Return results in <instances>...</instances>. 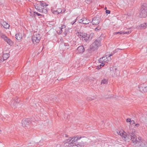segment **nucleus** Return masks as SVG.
Returning <instances> with one entry per match:
<instances>
[{
	"instance_id": "obj_42",
	"label": "nucleus",
	"mask_w": 147,
	"mask_h": 147,
	"mask_svg": "<svg viewBox=\"0 0 147 147\" xmlns=\"http://www.w3.org/2000/svg\"><path fill=\"white\" fill-rule=\"evenodd\" d=\"M139 126V123H137L135 125V126L136 127H138Z\"/></svg>"
},
{
	"instance_id": "obj_12",
	"label": "nucleus",
	"mask_w": 147,
	"mask_h": 147,
	"mask_svg": "<svg viewBox=\"0 0 147 147\" xmlns=\"http://www.w3.org/2000/svg\"><path fill=\"white\" fill-rule=\"evenodd\" d=\"M79 22L84 24H87L90 22V20L86 18H83L79 20Z\"/></svg>"
},
{
	"instance_id": "obj_38",
	"label": "nucleus",
	"mask_w": 147,
	"mask_h": 147,
	"mask_svg": "<svg viewBox=\"0 0 147 147\" xmlns=\"http://www.w3.org/2000/svg\"><path fill=\"white\" fill-rule=\"evenodd\" d=\"M110 11L109 10H106V13H107L109 14L110 13Z\"/></svg>"
},
{
	"instance_id": "obj_47",
	"label": "nucleus",
	"mask_w": 147,
	"mask_h": 147,
	"mask_svg": "<svg viewBox=\"0 0 147 147\" xmlns=\"http://www.w3.org/2000/svg\"><path fill=\"white\" fill-rule=\"evenodd\" d=\"M65 137H68V135L67 134H65Z\"/></svg>"
},
{
	"instance_id": "obj_26",
	"label": "nucleus",
	"mask_w": 147,
	"mask_h": 147,
	"mask_svg": "<svg viewBox=\"0 0 147 147\" xmlns=\"http://www.w3.org/2000/svg\"><path fill=\"white\" fill-rule=\"evenodd\" d=\"M64 45L65 47V49H68L69 47V45L68 43H64Z\"/></svg>"
},
{
	"instance_id": "obj_16",
	"label": "nucleus",
	"mask_w": 147,
	"mask_h": 147,
	"mask_svg": "<svg viewBox=\"0 0 147 147\" xmlns=\"http://www.w3.org/2000/svg\"><path fill=\"white\" fill-rule=\"evenodd\" d=\"M84 50L83 46H81L78 48L76 50V51H78L79 53H82L84 51Z\"/></svg>"
},
{
	"instance_id": "obj_17",
	"label": "nucleus",
	"mask_w": 147,
	"mask_h": 147,
	"mask_svg": "<svg viewBox=\"0 0 147 147\" xmlns=\"http://www.w3.org/2000/svg\"><path fill=\"white\" fill-rule=\"evenodd\" d=\"M1 25L5 28H7L9 26V25L7 23L3 20L1 22Z\"/></svg>"
},
{
	"instance_id": "obj_21",
	"label": "nucleus",
	"mask_w": 147,
	"mask_h": 147,
	"mask_svg": "<svg viewBox=\"0 0 147 147\" xmlns=\"http://www.w3.org/2000/svg\"><path fill=\"white\" fill-rule=\"evenodd\" d=\"M9 57V54L8 53H6L4 54L3 56V61H5Z\"/></svg>"
},
{
	"instance_id": "obj_29",
	"label": "nucleus",
	"mask_w": 147,
	"mask_h": 147,
	"mask_svg": "<svg viewBox=\"0 0 147 147\" xmlns=\"http://www.w3.org/2000/svg\"><path fill=\"white\" fill-rule=\"evenodd\" d=\"M87 4H90L92 2V0H85Z\"/></svg>"
},
{
	"instance_id": "obj_24",
	"label": "nucleus",
	"mask_w": 147,
	"mask_h": 147,
	"mask_svg": "<svg viewBox=\"0 0 147 147\" xmlns=\"http://www.w3.org/2000/svg\"><path fill=\"white\" fill-rule=\"evenodd\" d=\"M35 6V9L37 10L41 8L40 4L39 3H36L35 5H34Z\"/></svg>"
},
{
	"instance_id": "obj_51",
	"label": "nucleus",
	"mask_w": 147,
	"mask_h": 147,
	"mask_svg": "<svg viewBox=\"0 0 147 147\" xmlns=\"http://www.w3.org/2000/svg\"><path fill=\"white\" fill-rule=\"evenodd\" d=\"M58 9L57 11H55V12H57V13L58 12Z\"/></svg>"
},
{
	"instance_id": "obj_50",
	"label": "nucleus",
	"mask_w": 147,
	"mask_h": 147,
	"mask_svg": "<svg viewBox=\"0 0 147 147\" xmlns=\"http://www.w3.org/2000/svg\"><path fill=\"white\" fill-rule=\"evenodd\" d=\"M119 49H117L116 50H119ZM122 49H120V50H122Z\"/></svg>"
},
{
	"instance_id": "obj_40",
	"label": "nucleus",
	"mask_w": 147,
	"mask_h": 147,
	"mask_svg": "<svg viewBox=\"0 0 147 147\" xmlns=\"http://www.w3.org/2000/svg\"><path fill=\"white\" fill-rule=\"evenodd\" d=\"M100 28H98L97 27V28H96L95 29V31H96L97 30H100Z\"/></svg>"
},
{
	"instance_id": "obj_14",
	"label": "nucleus",
	"mask_w": 147,
	"mask_h": 147,
	"mask_svg": "<svg viewBox=\"0 0 147 147\" xmlns=\"http://www.w3.org/2000/svg\"><path fill=\"white\" fill-rule=\"evenodd\" d=\"M108 55H106L105 56L103 57L102 58H100L98 60L99 62L101 63V62H106L108 60Z\"/></svg>"
},
{
	"instance_id": "obj_23",
	"label": "nucleus",
	"mask_w": 147,
	"mask_h": 147,
	"mask_svg": "<svg viewBox=\"0 0 147 147\" xmlns=\"http://www.w3.org/2000/svg\"><path fill=\"white\" fill-rule=\"evenodd\" d=\"M108 82V80L107 79H103L102 80L101 83V84L102 85L103 84H107Z\"/></svg>"
},
{
	"instance_id": "obj_11",
	"label": "nucleus",
	"mask_w": 147,
	"mask_h": 147,
	"mask_svg": "<svg viewBox=\"0 0 147 147\" xmlns=\"http://www.w3.org/2000/svg\"><path fill=\"white\" fill-rule=\"evenodd\" d=\"M100 22V19L98 17H96L92 19V23L93 25H97Z\"/></svg>"
},
{
	"instance_id": "obj_4",
	"label": "nucleus",
	"mask_w": 147,
	"mask_h": 147,
	"mask_svg": "<svg viewBox=\"0 0 147 147\" xmlns=\"http://www.w3.org/2000/svg\"><path fill=\"white\" fill-rule=\"evenodd\" d=\"M100 43L99 40H95L94 42L90 45V49L92 51H94L97 49L100 46Z\"/></svg>"
},
{
	"instance_id": "obj_31",
	"label": "nucleus",
	"mask_w": 147,
	"mask_h": 147,
	"mask_svg": "<svg viewBox=\"0 0 147 147\" xmlns=\"http://www.w3.org/2000/svg\"><path fill=\"white\" fill-rule=\"evenodd\" d=\"M93 99L92 98V97H88L87 98V100L88 101H91L93 100Z\"/></svg>"
},
{
	"instance_id": "obj_22",
	"label": "nucleus",
	"mask_w": 147,
	"mask_h": 147,
	"mask_svg": "<svg viewBox=\"0 0 147 147\" xmlns=\"http://www.w3.org/2000/svg\"><path fill=\"white\" fill-rule=\"evenodd\" d=\"M16 38L18 40H20L22 38V36L21 34L20 33H18L16 34Z\"/></svg>"
},
{
	"instance_id": "obj_15",
	"label": "nucleus",
	"mask_w": 147,
	"mask_h": 147,
	"mask_svg": "<svg viewBox=\"0 0 147 147\" xmlns=\"http://www.w3.org/2000/svg\"><path fill=\"white\" fill-rule=\"evenodd\" d=\"M131 32V31H120L119 32H114L113 34L115 35H116L118 34H129Z\"/></svg>"
},
{
	"instance_id": "obj_1",
	"label": "nucleus",
	"mask_w": 147,
	"mask_h": 147,
	"mask_svg": "<svg viewBox=\"0 0 147 147\" xmlns=\"http://www.w3.org/2000/svg\"><path fill=\"white\" fill-rule=\"evenodd\" d=\"M135 133L134 129H130L128 131V134L126 135L123 133L121 136L125 141L129 139V137H130L131 141L134 144H135L137 143L140 142L137 140V137L135 134Z\"/></svg>"
},
{
	"instance_id": "obj_53",
	"label": "nucleus",
	"mask_w": 147,
	"mask_h": 147,
	"mask_svg": "<svg viewBox=\"0 0 147 147\" xmlns=\"http://www.w3.org/2000/svg\"><path fill=\"white\" fill-rule=\"evenodd\" d=\"M105 9H107V7H105L104 8Z\"/></svg>"
},
{
	"instance_id": "obj_35",
	"label": "nucleus",
	"mask_w": 147,
	"mask_h": 147,
	"mask_svg": "<svg viewBox=\"0 0 147 147\" xmlns=\"http://www.w3.org/2000/svg\"><path fill=\"white\" fill-rule=\"evenodd\" d=\"M101 63H102L101 64H100V66H103L104 65H105V63H104L105 62H101Z\"/></svg>"
},
{
	"instance_id": "obj_39",
	"label": "nucleus",
	"mask_w": 147,
	"mask_h": 147,
	"mask_svg": "<svg viewBox=\"0 0 147 147\" xmlns=\"http://www.w3.org/2000/svg\"><path fill=\"white\" fill-rule=\"evenodd\" d=\"M65 27V25L62 26L61 28V29H64Z\"/></svg>"
},
{
	"instance_id": "obj_2",
	"label": "nucleus",
	"mask_w": 147,
	"mask_h": 147,
	"mask_svg": "<svg viewBox=\"0 0 147 147\" xmlns=\"http://www.w3.org/2000/svg\"><path fill=\"white\" fill-rule=\"evenodd\" d=\"M71 138V141L73 142L72 146H76L78 147H82L84 146V142L81 140L82 137H76Z\"/></svg>"
},
{
	"instance_id": "obj_54",
	"label": "nucleus",
	"mask_w": 147,
	"mask_h": 147,
	"mask_svg": "<svg viewBox=\"0 0 147 147\" xmlns=\"http://www.w3.org/2000/svg\"><path fill=\"white\" fill-rule=\"evenodd\" d=\"M146 27H147V23H146Z\"/></svg>"
},
{
	"instance_id": "obj_36",
	"label": "nucleus",
	"mask_w": 147,
	"mask_h": 147,
	"mask_svg": "<svg viewBox=\"0 0 147 147\" xmlns=\"http://www.w3.org/2000/svg\"><path fill=\"white\" fill-rule=\"evenodd\" d=\"M37 10L39 12H40V13L42 12V8H41L40 9H38Z\"/></svg>"
},
{
	"instance_id": "obj_34",
	"label": "nucleus",
	"mask_w": 147,
	"mask_h": 147,
	"mask_svg": "<svg viewBox=\"0 0 147 147\" xmlns=\"http://www.w3.org/2000/svg\"><path fill=\"white\" fill-rule=\"evenodd\" d=\"M123 132H122L121 131H119V132H117V134L119 135H120V136H121L122 134H123Z\"/></svg>"
},
{
	"instance_id": "obj_3",
	"label": "nucleus",
	"mask_w": 147,
	"mask_h": 147,
	"mask_svg": "<svg viewBox=\"0 0 147 147\" xmlns=\"http://www.w3.org/2000/svg\"><path fill=\"white\" fill-rule=\"evenodd\" d=\"M147 16V4L144 3L141 6L140 11V16L145 18Z\"/></svg>"
},
{
	"instance_id": "obj_30",
	"label": "nucleus",
	"mask_w": 147,
	"mask_h": 147,
	"mask_svg": "<svg viewBox=\"0 0 147 147\" xmlns=\"http://www.w3.org/2000/svg\"><path fill=\"white\" fill-rule=\"evenodd\" d=\"M42 13H46L47 12V10L45 9V8H42Z\"/></svg>"
},
{
	"instance_id": "obj_20",
	"label": "nucleus",
	"mask_w": 147,
	"mask_h": 147,
	"mask_svg": "<svg viewBox=\"0 0 147 147\" xmlns=\"http://www.w3.org/2000/svg\"><path fill=\"white\" fill-rule=\"evenodd\" d=\"M146 28V23L141 24L140 26H138L137 28L138 29H144Z\"/></svg>"
},
{
	"instance_id": "obj_10",
	"label": "nucleus",
	"mask_w": 147,
	"mask_h": 147,
	"mask_svg": "<svg viewBox=\"0 0 147 147\" xmlns=\"http://www.w3.org/2000/svg\"><path fill=\"white\" fill-rule=\"evenodd\" d=\"M30 120L28 119H23L22 121V125L24 127H28L30 124Z\"/></svg>"
},
{
	"instance_id": "obj_9",
	"label": "nucleus",
	"mask_w": 147,
	"mask_h": 147,
	"mask_svg": "<svg viewBox=\"0 0 147 147\" xmlns=\"http://www.w3.org/2000/svg\"><path fill=\"white\" fill-rule=\"evenodd\" d=\"M82 40H84L86 41L91 40L93 37V34H90V35L86 33L82 34Z\"/></svg>"
},
{
	"instance_id": "obj_49",
	"label": "nucleus",
	"mask_w": 147,
	"mask_h": 147,
	"mask_svg": "<svg viewBox=\"0 0 147 147\" xmlns=\"http://www.w3.org/2000/svg\"><path fill=\"white\" fill-rule=\"evenodd\" d=\"M141 138L140 137H139L138 138V139L139 140H141Z\"/></svg>"
},
{
	"instance_id": "obj_52",
	"label": "nucleus",
	"mask_w": 147,
	"mask_h": 147,
	"mask_svg": "<svg viewBox=\"0 0 147 147\" xmlns=\"http://www.w3.org/2000/svg\"><path fill=\"white\" fill-rule=\"evenodd\" d=\"M58 9L57 11H55V12H57V13L58 12Z\"/></svg>"
},
{
	"instance_id": "obj_37",
	"label": "nucleus",
	"mask_w": 147,
	"mask_h": 147,
	"mask_svg": "<svg viewBox=\"0 0 147 147\" xmlns=\"http://www.w3.org/2000/svg\"><path fill=\"white\" fill-rule=\"evenodd\" d=\"M58 12L57 13L58 14L60 13L62 11V10L61 9H58Z\"/></svg>"
},
{
	"instance_id": "obj_7",
	"label": "nucleus",
	"mask_w": 147,
	"mask_h": 147,
	"mask_svg": "<svg viewBox=\"0 0 147 147\" xmlns=\"http://www.w3.org/2000/svg\"><path fill=\"white\" fill-rule=\"evenodd\" d=\"M41 38V36L39 34L37 33L35 34L32 37V40L33 43L35 42L36 43L39 42Z\"/></svg>"
},
{
	"instance_id": "obj_6",
	"label": "nucleus",
	"mask_w": 147,
	"mask_h": 147,
	"mask_svg": "<svg viewBox=\"0 0 147 147\" xmlns=\"http://www.w3.org/2000/svg\"><path fill=\"white\" fill-rule=\"evenodd\" d=\"M0 37L1 38H3L9 45H11L12 44V41L0 31Z\"/></svg>"
},
{
	"instance_id": "obj_28",
	"label": "nucleus",
	"mask_w": 147,
	"mask_h": 147,
	"mask_svg": "<svg viewBox=\"0 0 147 147\" xmlns=\"http://www.w3.org/2000/svg\"><path fill=\"white\" fill-rule=\"evenodd\" d=\"M114 54V53H111L110 54H109L108 55V57L109 58L110 57V59H109V60H111V58L110 57L112 56Z\"/></svg>"
},
{
	"instance_id": "obj_19",
	"label": "nucleus",
	"mask_w": 147,
	"mask_h": 147,
	"mask_svg": "<svg viewBox=\"0 0 147 147\" xmlns=\"http://www.w3.org/2000/svg\"><path fill=\"white\" fill-rule=\"evenodd\" d=\"M20 100L19 99H18V98H16V99L15 100V102H13L11 103V106L13 107H14V106H15L16 105L17 103H18L20 101Z\"/></svg>"
},
{
	"instance_id": "obj_41",
	"label": "nucleus",
	"mask_w": 147,
	"mask_h": 147,
	"mask_svg": "<svg viewBox=\"0 0 147 147\" xmlns=\"http://www.w3.org/2000/svg\"><path fill=\"white\" fill-rule=\"evenodd\" d=\"M127 122H130L131 121V119H127L126 120Z\"/></svg>"
},
{
	"instance_id": "obj_55",
	"label": "nucleus",
	"mask_w": 147,
	"mask_h": 147,
	"mask_svg": "<svg viewBox=\"0 0 147 147\" xmlns=\"http://www.w3.org/2000/svg\"><path fill=\"white\" fill-rule=\"evenodd\" d=\"M30 144H33L31 143H30Z\"/></svg>"
},
{
	"instance_id": "obj_44",
	"label": "nucleus",
	"mask_w": 147,
	"mask_h": 147,
	"mask_svg": "<svg viewBox=\"0 0 147 147\" xmlns=\"http://www.w3.org/2000/svg\"><path fill=\"white\" fill-rule=\"evenodd\" d=\"M62 32H63L62 29H60V31H59V34H61L62 33Z\"/></svg>"
},
{
	"instance_id": "obj_43",
	"label": "nucleus",
	"mask_w": 147,
	"mask_h": 147,
	"mask_svg": "<svg viewBox=\"0 0 147 147\" xmlns=\"http://www.w3.org/2000/svg\"><path fill=\"white\" fill-rule=\"evenodd\" d=\"M144 121L146 123H147V115H146V119Z\"/></svg>"
},
{
	"instance_id": "obj_8",
	"label": "nucleus",
	"mask_w": 147,
	"mask_h": 147,
	"mask_svg": "<svg viewBox=\"0 0 147 147\" xmlns=\"http://www.w3.org/2000/svg\"><path fill=\"white\" fill-rule=\"evenodd\" d=\"M111 73L113 76H118L119 75V72L116 68L115 67H113L110 68Z\"/></svg>"
},
{
	"instance_id": "obj_46",
	"label": "nucleus",
	"mask_w": 147,
	"mask_h": 147,
	"mask_svg": "<svg viewBox=\"0 0 147 147\" xmlns=\"http://www.w3.org/2000/svg\"><path fill=\"white\" fill-rule=\"evenodd\" d=\"M76 21L75 20L74 22H71V23L72 25H73L74 23Z\"/></svg>"
},
{
	"instance_id": "obj_25",
	"label": "nucleus",
	"mask_w": 147,
	"mask_h": 147,
	"mask_svg": "<svg viewBox=\"0 0 147 147\" xmlns=\"http://www.w3.org/2000/svg\"><path fill=\"white\" fill-rule=\"evenodd\" d=\"M43 1H40V3L41 7L42 6L44 7H46L48 5H46L45 3H42Z\"/></svg>"
},
{
	"instance_id": "obj_32",
	"label": "nucleus",
	"mask_w": 147,
	"mask_h": 147,
	"mask_svg": "<svg viewBox=\"0 0 147 147\" xmlns=\"http://www.w3.org/2000/svg\"><path fill=\"white\" fill-rule=\"evenodd\" d=\"M140 146L142 147H144L145 146V144L143 143L142 142L140 143Z\"/></svg>"
},
{
	"instance_id": "obj_13",
	"label": "nucleus",
	"mask_w": 147,
	"mask_h": 147,
	"mask_svg": "<svg viewBox=\"0 0 147 147\" xmlns=\"http://www.w3.org/2000/svg\"><path fill=\"white\" fill-rule=\"evenodd\" d=\"M140 91L142 92H146L147 91V86H144L143 85H141L138 86Z\"/></svg>"
},
{
	"instance_id": "obj_27",
	"label": "nucleus",
	"mask_w": 147,
	"mask_h": 147,
	"mask_svg": "<svg viewBox=\"0 0 147 147\" xmlns=\"http://www.w3.org/2000/svg\"><path fill=\"white\" fill-rule=\"evenodd\" d=\"M76 35L80 38H82V34H81V33H79V32H77Z\"/></svg>"
},
{
	"instance_id": "obj_33",
	"label": "nucleus",
	"mask_w": 147,
	"mask_h": 147,
	"mask_svg": "<svg viewBox=\"0 0 147 147\" xmlns=\"http://www.w3.org/2000/svg\"><path fill=\"white\" fill-rule=\"evenodd\" d=\"M88 77H86L83 80V81L84 82H86V81H88Z\"/></svg>"
},
{
	"instance_id": "obj_18",
	"label": "nucleus",
	"mask_w": 147,
	"mask_h": 147,
	"mask_svg": "<svg viewBox=\"0 0 147 147\" xmlns=\"http://www.w3.org/2000/svg\"><path fill=\"white\" fill-rule=\"evenodd\" d=\"M30 16H32V17L33 16L34 18L36 17V16H43L44 15L40 14V13H38L36 11H34V13L33 14H33L31 13V12H30Z\"/></svg>"
},
{
	"instance_id": "obj_48",
	"label": "nucleus",
	"mask_w": 147,
	"mask_h": 147,
	"mask_svg": "<svg viewBox=\"0 0 147 147\" xmlns=\"http://www.w3.org/2000/svg\"><path fill=\"white\" fill-rule=\"evenodd\" d=\"M64 34H65V36L66 35H67V33L66 32H64Z\"/></svg>"
},
{
	"instance_id": "obj_5",
	"label": "nucleus",
	"mask_w": 147,
	"mask_h": 147,
	"mask_svg": "<svg viewBox=\"0 0 147 147\" xmlns=\"http://www.w3.org/2000/svg\"><path fill=\"white\" fill-rule=\"evenodd\" d=\"M72 138L70 137L69 139H66L65 141H64L61 145L62 147H70L71 146H72L73 144V141L72 142Z\"/></svg>"
},
{
	"instance_id": "obj_45",
	"label": "nucleus",
	"mask_w": 147,
	"mask_h": 147,
	"mask_svg": "<svg viewBox=\"0 0 147 147\" xmlns=\"http://www.w3.org/2000/svg\"><path fill=\"white\" fill-rule=\"evenodd\" d=\"M3 61L2 58H1L0 59V63H1L3 61Z\"/></svg>"
}]
</instances>
